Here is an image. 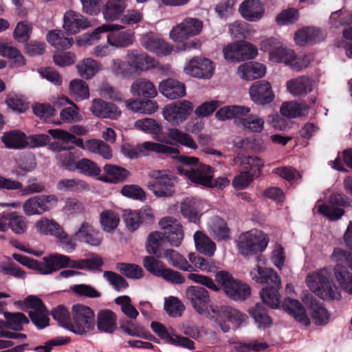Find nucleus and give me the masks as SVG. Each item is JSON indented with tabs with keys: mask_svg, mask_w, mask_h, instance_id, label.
<instances>
[{
	"mask_svg": "<svg viewBox=\"0 0 352 352\" xmlns=\"http://www.w3.org/2000/svg\"><path fill=\"white\" fill-rule=\"evenodd\" d=\"M188 278L216 292L222 289L224 293L234 300H244L251 294L250 287L248 284L234 278L230 273L224 270L216 273L217 284L210 277L197 273L188 274Z\"/></svg>",
	"mask_w": 352,
	"mask_h": 352,
	"instance_id": "obj_1",
	"label": "nucleus"
},
{
	"mask_svg": "<svg viewBox=\"0 0 352 352\" xmlns=\"http://www.w3.org/2000/svg\"><path fill=\"white\" fill-rule=\"evenodd\" d=\"M260 49L269 52L270 61L284 63L296 71L307 67L311 61L308 56H297L293 50L284 47L280 41L275 38L263 39L261 43Z\"/></svg>",
	"mask_w": 352,
	"mask_h": 352,
	"instance_id": "obj_2",
	"label": "nucleus"
},
{
	"mask_svg": "<svg viewBox=\"0 0 352 352\" xmlns=\"http://www.w3.org/2000/svg\"><path fill=\"white\" fill-rule=\"evenodd\" d=\"M305 282L313 293L324 300L338 299L340 296V290L331 279V273L327 268L309 273Z\"/></svg>",
	"mask_w": 352,
	"mask_h": 352,
	"instance_id": "obj_3",
	"label": "nucleus"
},
{
	"mask_svg": "<svg viewBox=\"0 0 352 352\" xmlns=\"http://www.w3.org/2000/svg\"><path fill=\"white\" fill-rule=\"evenodd\" d=\"M267 235L258 229L242 232L235 240L239 253L250 256L265 250L269 243Z\"/></svg>",
	"mask_w": 352,
	"mask_h": 352,
	"instance_id": "obj_4",
	"label": "nucleus"
},
{
	"mask_svg": "<svg viewBox=\"0 0 352 352\" xmlns=\"http://www.w3.org/2000/svg\"><path fill=\"white\" fill-rule=\"evenodd\" d=\"M72 320L69 331L76 335L87 336L94 333L96 328V316L89 307L76 304L72 308Z\"/></svg>",
	"mask_w": 352,
	"mask_h": 352,
	"instance_id": "obj_5",
	"label": "nucleus"
},
{
	"mask_svg": "<svg viewBox=\"0 0 352 352\" xmlns=\"http://www.w3.org/2000/svg\"><path fill=\"white\" fill-rule=\"evenodd\" d=\"M185 295L197 314L212 318V315L217 312L218 307L212 305L210 294L205 288L197 285L189 286L186 289Z\"/></svg>",
	"mask_w": 352,
	"mask_h": 352,
	"instance_id": "obj_6",
	"label": "nucleus"
},
{
	"mask_svg": "<svg viewBox=\"0 0 352 352\" xmlns=\"http://www.w3.org/2000/svg\"><path fill=\"white\" fill-rule=\"evenodd\" d=\"M193 110L194 104L191 101L179 100L165 105L162 109V115L169 124L177 126L190 118Z\"/></svg>",
	"mask_w": 352,
	"mask_h": 352,
	"instance_id": "obj_7",
	"label": "nucleus"
},
{
	"mask_svg": "<svg viewBox=\"0 0 352 352\" xmlns=\"http://www.w3.org/2000/svg\"><path fill=\"white\" fill-rule=\"evenodd\" d=\"M151 180L147 188L157 198L170 197L175 193V178L164 170H153L149 173Z\"/></svg>",
	"mask_w": 352,
	"mask_h": 352,
	"instance_id": "obj_8",
	"label": "nucleus"
},
{
	"mask_svg": "<svg viewBox=\"0 0 352 352\" xmlns=\"http://www.w3.org/2000/svg\"><path fill=\"white\" fill-rule=\"evenodd\" d=\"M351 252H347L340 248H335L330 256V260L336 264L333 268L334 276L340 287L346 292L352 294V274L343 267L346 262L349 263L351 261L349 258Z\"/></svg>",
	"mask_w": 352,
	"mask_h": 352,
	"instance_id": "obj_9",
	"label": "nucleus"
},
{
	"mask_svg": "<svg viewBox=\"0 0 352 352\" xmlns=\"http://www.w3.org/2000/svg\"><path fill=\"white\" fill-rule=\"evenodd\" d=\"M14 304L18 307L24 306L32 322L38 329H44L49 325V312L38 297L30 295L24 300L16 301Z\"/></svg>",
	"mask_w": 352,
	"mask_h": 352,
	"instance_id": "obj_10",
	"label": "nucleus"
},
{
	"mask_svg": "<svg viewBox=\"0 0 352 352\" xmlns=\"http://www.w3.org/2000/svg\"><path fill=\"white\" fill-rule=\"evenodd\" d=\"M55 195H41L31 197L23 204V210L27 216L41 215L55 208L58 204Z\"/></svg>",
	"mask_w": 352,
	"mask_h": 352,
	"instance_id": "obj_11",
	"label": "nucleus"
},
{
	"mask_svg": "<svg viewBox=\"0 0 352 352\" xmlns=\"http://www.w3.org/2000/svg\"><path fill=\"white\" fill-rule=\"evenodd\" d=\"M202 29V21L197 18L186 17L173 27L169 32V38L175 43H183L188 38L199 34Z\"/></svg>",
	"mask_w": 352,
	"mask_h": 352,
	"instance_id": "obj_12",
	"label": "nucleus"
},
{
	"mask_svg": "<svg viewBox=\"0 0 352 352\" xmlns=\"http://www.w3.org/2000/svg\"><path fill=\"white\" fill-rule=\"evenodd\" d=\"M152 331L166 344L175 346H182L188 349H194L195 343L188 338L177 334L172 327H166L159 322H152Z\"/></svg>",
	"mask_w": 352,
	"mask_h": 352,
	"instance_id": "obj_13",
	"label": "nucleus"
},
{
	"mask_svg": "<svg viewBox=\"0 0 352 352\" xmlns=\"http://www.w3.org/2000/svg\"><path fill=\"white\" fill-rule=\"evenodd\" d=\"M212 318L215 319L219 323L221 329L224 332H228L230 327L229 324H221L228 321L234 328H239L242 324L246 323L248 316L246 314L229 306L218 307V311L214 315H212Z\"/></svg>",
	"mask_w": 352,
	"mask_h": 352,
	"instance_id": "obj_14",
	"label": "nucleus"
},
{
	"mask_svg": "<svg viewBox=\"0 0 352 352\" xmlns=\"http://www.w3.org/2000/svg\"><path fill=\"white\" fill-rule=\"evenodd\" d=\"M215 65L210 60L204 57H195L189 60L184 71L193 78L210 79L214 74Z\"/></svg>",
	"mask_w": 352,
	"mask_h": 352,
	"instance_id": "obj_15",
	"label": "nucleus"
},
{
	"mask_svg": "<svg viewBox=\"0 0 352 352\" xmlns=\"http://www.w3.org/2000/svg\"><path fill=\"white\" fill-rule=\"evenodd\" d=\"M76 260L60 254H52L44 257L38 262V272L42 274H50L63 268L76 269Z\"/></svg>",
	"mask_w": 352,
	"mask_h": 352,
	"instance_id": "obj_16",
	"label": "nucleus"
},
{
	"mask_svg": "<svg viewBox=\"0 0 352 352\" xmlns=\"http://www.w3.org/2000/svg\"><path fill=\"white\" fill-rule=\"evenodd\" d=\"M131 70L137 74L157 67V62L152 56L136 50H128L126 54Z\"/></svg>",
	"mask_w": 352,
	"mask_h": 352,
	"instance_id": "obj_17",
	"label": "nucleus"
},
{
	"mask_svg": "<svg viewBox=\"0 0 352 352\" xmlns=\"http://www.w3.org/2000/svg\"><path fill=\"white\" fill-rule=\"evenodd\" d=\"M140 43L145 50L157 55L166 56L173 50V46L166 42L159 34L153 32L142 34Z\"/></svg>",
	"mask_w": 352,
	"mask_h": 352,
	"instance_id": "obj_18",
	"label": "nucleus"
},
{
	"mask_svg": "<svg viewBox=\"0 0 352 352\" xmlns=\"http://www.w3.org/2000/svg\"><path fill=\"white\" fill-rule=\"evenodd\" d=\"M154 213L152 208L144 206L137 210H126L124 214V221L126 228L131 231L138 230L142 223L153 222Z\"/></svg>",
	"mask_w": 352,
	"mask_h": 352,
	"instance_id": "obj_19",
	"label": "nucleus"
},
{
	"mask_svg": "<svg viewBox=\"0 0 352 352\" xmlns=\"http://www.w3.org/2000/svg\"><path fill=\"white\" fill-rule=\"evenodd\" d=\"M159 225L170 245L176 248L180 246L184 239V232L180 223L173 217H167L162 219Z\"/></svg>",
	"mask_w": 352,
	"mask_h": 352,
	"instance_id": "obj_20",
	"label": "nucleus"
},
{
	"mask_svg": "<svg viewBox=\"0 0 352 352\" xmlns=\"http://www.w3.org/2000/svg\"><path fill=\"white\" fill-rule=\"evenodd\" d=\"M178 171L194 184L206 187L212 185L211 177L213 176V170L208 165L201 164L197 168L178 167Z\"/></svg>",
	"mask_w": 352,
	"mask_h": 352,
	"instance_id": "obj_21",
	"label": "nucleus"
},
{
	"mask_svg": "<svg viewBox=\"0 0 352 352\" xmlns=\"http://www.w3.org/2000/svg\"><path fill=\"white\" fill-rule=\"evenodd\" d=\"M329 202L331 206L327 204H316L318 212L331 220H338L344 214L342 208L334 207V206H344L349 204L348 198L343 194L336 193L331 196Z\"/></svg>",
	"mask_w": 352,
	"mask_h": 352,
	"instance_id": "obj_22",
	"label": "nucleus"
},
{
	"mask_svg": "<svg viewBox=\"0 0 352 352\" xmlns=\"http://www.w3.org/2000/svg\"><path fill=\"white\" fill-rule=\"evenodd\" d=\"M250 99L256 104L265 105L271 103L274 99V94L271 84L261 80L254 82L249 89Z\"/></svg>",
	"mask_w": 352,
	"mask_h": 352,
	"instance_id": "obj_23",
	"label": "nucleus"
},
{
	"mask_svg": "<svg viewBox=\"0 0 352 352\" xmlns=\"http://www.w3.org/2000/svg\"><path fill=\"white\" fill-rule=\"evenodd\" d=\"M90 26V21L79 12L69 10L63 15V28L67 34H78Z\"/></svg>",
	"mask_w": 352,
	"mask_h": 352,
	"instance_id": "obj_24",
	"label": "nucleus"
},
{
	"mask_svg": "<svg viewBox=\"0 0 352 352\" xmlns=\"http://www.w3.org/2000/svg\"><path fill=\"white\" fill-rule=\"evenodd\" d=\"M257 264L250 271L251 278L260 284H276L280 285V276L278 273L270 267H265L261 265L262 258L260 256L256 258Z\"/></svg>",
	"mask_w": 352,
	"mask_h": 352,
	"instance_id": "obj_25",
	"label": "nucleus"
},
{
	"mask_svg": "<svg viewBox=\"0 0 352 352\" xmlns=\"http://www.w3.org/2000/svg\"><path fill=\"white\" fill-rule=\"evenodd\" d=\"M74 239L92 246H99L102 237L100 231L88 222H83L73 235Z\"/></svg>",
	"mask_w": 352,
	"mask_h": 352,
	"instance_id": "obj_26",
	"label": "nucleus"
},
{
	"mask_svg": "<svg viewBox=\"0 0 352 352\" xmlns=\"http://www.w3.org/2000/svg\"><path fill=\"white\" fill-rule=\"evenodd\" d=\"M90 111L94 115L101 118L117 120L121 116V111L117 106L100 98L92 100Z\"/></svg>",
	"mask_w": 352,
	"mask_h": 352,
	"instance_id": "obj_27",
	"label": "nucleus"
},
{
	"mask_svg": "<svg viewBox=\"0 0 352 352\" xmlns=\"http://www.w3.org/2000/svg\"><path fill=\"white\" fill-rule=\"evenodd\" d=\"M241 16L248 21H258L264 15L265 7L260 0H244L239 7Z\"/></svg>",
	"mask_w": 352,
	"mask_h": 352,
	"instance_id": "obj_28",
	"label": "nucleus"
},
{
	"mask_svg": "<svg viewBox=\"0 0 352 352\" xmlns=\"http://www.w3.org/2000/svg\"><path fill=\"white\" fill-rule=\"evenodd\" d=\"M284 310L296 321L304 326L310 324V318L302 304L296 299L286 298L283 303Z\"/></svg>",
	"mask_w": 352,
	"mask_h": 352,
	"instance_id": "obj_29",
	"label": "nucleus"
},
{
	"mask_svg": "<svg viewBox=\"0 0 352 352\" xmlns=\"http://www.w3.org/2000/svg\"><path fill=\"white\" fill-rule=\"evenodd\" d=\"M314 86V80L307 76H300L288 80L286 87L294 96L303 97L313 91Z\"/></svg>",
	"mask_w": 352,
	"mask_h": 352,
	"instance_id": "obj_30",
	"label": "nucleus"
},
{
	"mask_svg": "<svg viewBox=\"0 0 352 352\" xmlns=\"http://www.w3.org/2000/svg\"><path fill=\"white\" fill-rule=\"evenodd\" d=\"M159 91L169 100L182 98L186 95L185 85L173 78H168L160 82Z\"/></svg>",
	"mask_w": 352,
	"mask_h": 352,
	"instance_id": "obj_31",
	"label": "nucleus"
},
{
	"mask_svg": "<svg viewBox=\"0 0 352 352\" xmlns=\"http://www.w3.org/2000/svg\"><path fill=\"white\" fill-rule=\"evenodd\" d=\"M134 128L146 133L152 134L153 138L160 142L169 144V141L160 136L163 128L156 120L150 118H145L136 120L134 123Z\"/></svg>",
	"mask_w": 352,
	"mask_h": 352,
	"instance_id": "obj_32",
	"label": "nucleus"
},
{
	"mask_svg": "<svg viewBox=\"0 0 352 352\" xmlns=\"http://www.w3.org/2000/svg\"><path fill=\"white\" fill-rule=\"evenodd\" d=\"M36 232L42 235L63 238L65 236L64 228L54 219L42 217L35 223Z\"/></svg>",
	"mask_w": 352,
	"mask_h": 352,
	"instance_id": "obj_33",
	"label": "nucleus"
},
{
	"mask_svg": "<svg viewBox=\"0 0 352 352\" xmlns=\"http://www.w3.org/2000/svg\"><path fill=\"white\" fill-rule=\"evenodd\" d=\"M266 67L258 62H249L240 65L237 69L239 76L245 80L261 78L266 74Z\"/></svg>",
	"mask_w": 352,
	"mask_h": 352,
	"instance_id": "obj_34",
	"label": "nucleus"
},
{
	"mask_svg": "<svg viewBox=\"0 0 352 352\" xmlns=\"http://www.w3.org/2000/svg\"><path fill=\"white\" fill-rule=\"evenodd\" d=\"M324 36L322 30L314 27H307L296 31L294 38L297 45L303 46L322 41Z\"/></svg>",
	"mask_w": 352,
	"mask_h": 352,
	"instance_id": "obj_35",
	"label": "nucleus"
},
{
	"mask_svg": "<svg viewBox=\"0 0 352 352\" xmlns=\"http://www.w3.org/2000/svg\"><path fill=\"white\" fill-rule=\"evenodd\" d=\"M96 325L102 333H113L117 329V317L109 309H102L98 312Z\"/></svg>",
	"mask_w": 352,
	"mask_h": 352,
	"instance_id": "obj_36",
	"label": "nucleus"
},
{
	"mask_svg": "<svg viewBox=\"0 0 352 352\" xmlns=\"http://www.w3.org/2000/svg\"><path fill=\"white\" fill-rule=\"evenodd\" d=\"M103 170L107 175L101 176L99 179L107 183L123 182L131 175L128 170L114 164H106L104 166Z\"/></svg>",
	"mask_w": 352,
	"mask_h": 352,
	"instance_id": "obj_37",
	"label": "nucleus"
},
{
	"mask_svg": "<svg viewBox=\"0 0 352 352\" xmlns=\"http://www.w3.org/2000/svg\"><path fill=\"white\" fill-rule=\"evenodd\" d=\"M107 40V43L115 48L127 47L134 42V32L131 30L121 32H118L117 30L109 31Z\"/></svg>",
	"mask_w": 352,
	"mask_h": 352,
	"instance_id": "obj_38",
	"label": "nucleus"
},
{
	"mask_svg": "<svg viewBox=\"0 0 352 352\" xmlns=\"http://www.w3.org/2000/svg\"><path fill=\"white\" fill-rule=\"evenodd\" d=\"M77 73L85 80L94 78L102 69L101 64L92 58H84L76 65Z\"/></svg>",
	"mask_w": 352,
	"mask_h": 352,
	"instance_id": "obj_39",
	"label": "nucleus"
},
{
	"mask_svg": "<svg viewBox=\"0 0 352 352\" xmlns=\"http://www.w3.org/2000/svg\"><path fill=\"white\" fill-rule=\"evenodd\" d=\"M131 93L137 96L146 98H154L157 95V91L152 82L146 78H138L135 80L130 88Z\"/></svg>",
	"mask_w": 352,
	"mask_h": 352,
	"instance_id": "obj_40",
	"label": "nucleus"
},
{
	"mask_svg": "<svg viewBox=\"0 0 352 352\" xmlns=\"http://www.w3.org/2000/svg\"><path fill=\"white\" fill-rule=\"evenodd\" d=\"M250 108L248 107V112L244 113L237 124L238 126L252 133H261L264 129V120L257 115L250 113Z\"/></svg>",
	"mask_w": 352,
	"mask_h": 352,
	"instance_id": "obj_41",
	"label": "nucleus"
},
{
	"mask_svg": "<svg viewBox=\"0 0 352 352\" xmlns=\"http://www.w3.org/2000/svg\"><path fill=\"white\" fill-rule=\"evenodd\" d=\"M126 7L127 5L124 1L108 0L102 9L103 17L107 21H120Z\"/></svg>",
	"mask_w": 352,
	"mask_h": 352,
	"instance_id": "obj_42",
	"label": "nucleus"
},
{
	"mask_svg": "<svg viewBox=\"0 0 352 352\" xmlns=\"http://www.w3.org/2000/svg\"><path fill=\"white\" fill-rule=\"evenodd\" d=\"M281 280L280 285L272 284V286H266L260 291V296L263 302L272 309H278L280 307V295L279 289L281 288Z\"/></svg>",
	"mask_w": 352,
	"mask_h": 352,
	"instance_id": "obj_43",
	"label": "nucleus"
},
{
	"mask_svg": "<svg viewBox=\"0 0 352 352\" xmlns=\"http://www.w3.org/2000/svg\"><path fill=\"white\" fill-rule=\"evenodd\" d=\"M162 143L163 142H144L142 144H140L141 156H148L151 153H156L160 154L179 153V150L177 148Z\"/></svg>",
	"mask_w": 352,
	"mask_h": 352,
	"instance_id": "obj_44",
	"label": "nucleus"
},
{
	"mask_svg": "<svg viewBox=\"0 0 352 352\" xmlns=\"http://www.w3.org/2000/svg\"><path fill=\"white\" fill-rule=\"evenodd\" d=\"M120 221L119 214L115 210L107 209L99 215V223L102 230L107 233H113L118 228Z\"/></svg>",
	"mask_w": 352,
	"mask_h": 352,
	"instance_id": "obj_45",
	"label": "nucleus"
},
{
	"mask_svg": "<svg viewBox=\"0 0 352 352\" xmlns=\"http://www.w3.org/2000/svg\"><path fill=\"white\" fill-rule=\"evenodd\" d=\"M248 112V107L242 105L225 106L217 110L215 113L219 120H226L234 119L236 124H238L240 118Z\"/></svg>",
	"mask_w": 352,
	"mask_h": 352,
	"instance_id": "obj_46",
	"label": "nucleus"
},
{
	"mask_svg": "<svg viewBox=\"0 0 352 352\" xmlns=\"http://www.w3.org/2000/svg\"><path fill=\"white\" fill-rule=\"evenodd\" d=\"M196 250L201 254L211 257L216 251L215 243L206 234L197 231L193 236Z\"/></svg>",
	"mask_w": 352,
	"mask_h": 352,
	"instance_id": "obj_47",
	"label": "nucleus"
},
{
	"mask_svg": "<svg viewBox=\"0 0 352 352\" xmlns=\"http://www.w3.org/2000/svg\"><path fill=\"white\" fill-rule=\"evenodd\" d=\"M2 142L8 148L21 149L25 148L26 135L18 129L12 130L3 133Z\"/></svg>",
	"mask_w": 352,
	"mask_h": 352,
	"instance_id": "obj_48",
	"label": "nucleus"
},
{
	"mask_svg": "<svg viewBox=\"0 0 352 352\" xmlns=\"http://www.w3.org/2000/svg\"><path fill=\"white\" fill-rule=\"evenodd\" d=\"M164 258L166 259L170 265L180 270L192 273L193 268L187 259L173 249H167L164 252Z\"/></svg>",
	"mask_w": 352,
	"mask_h": 352,
	"instance_id": "obj_49",
	"label": "nucleus"
},
{
	"mask_svg": "<svg viewBox=\"0 0 352 352\" xmlns=\"http://www.w3.org/2000/svg\"><path fill=\"white\" fill-rule=\"evenodd\" d=\"M168 138L170 140L192 150H197L198 148V144L193 138L190 134L178 128L172 127L168 129Z\"/></svg>",
	"mask_w": 352,
	"mask_h": 352,
	"instance_id": "obj_50",
	"label": "nucleus"
},
{
	"mask_svg": "<svg viewBox=\"0 0 352 352\" xmlns=\"http://www.w3.org/2000/svg\"><path fill=\"white\" fill-rule=\"evenodd\" d=\"M69 94L76 101H81L89 98V89L86 82L82 79H74L69 84Z\"/></svg>",
	"mask_w": 352,
	"mask_h": 352,
	"instance_id": "obj_51",
	"label": "nucleus"
},
{
	"mask_svg": "<svg viewBox=\"0 0 352 352\" xmlns=\"http://www.w3.org/2000/svg\"><path fill=\"white\" fill-rule=\"evenodd\" d=\"M200 202L199 200L188 197L180 204V212L182 215L190 221H196L200 211Z\"/></svg>",
	"mask_w": 352,
	"mask_h": 352,
	"instance_id": "obj_52",
	"label": "nucleus"
},
{
	"mask_svg": "<svg viewBox=\"0 0 352 352\" xmlns=\"http://www.w3.org/2000/svg\"><path fill=\"white\" fill-rule=\"evenodd\" d=\"M35 160L30 155H23L16 159V164L12 168V173L16 177L25 176L36 168Z\"/></svg>",
	"mask_w": 352,
	"mask_h": 352,
	"instance_id": "obj_53",
	"label": "nucleus"
},
{
	"mask_svg": "<svg viewBox=\"0 0 352 352\" xmlns=\"http://www.w3.org/2000/svg\"><path fill=\"white\" fill-rule=\"evenodd\" d=\"M309 318L317 326H323L330 321L331 316L327 310L320 304L312 302L309 307Z\"/></svg>",
	"mask_w": 352,
	"mask_h": 352,
	"instance_id": "obj_54",
	"label": "nucleus"
},
{
	"mask_svg": "<svg viewBox=\"0 0 352 352\" xmlns=\"http://www.w3.org/2000/svg\"><path fill=\"white\" fill-rule=\"evenodd\" d=\"M188 258L192 266L193 271H201L206 273H212L217 270L215 263L191 252L188 254Z\"/></svg>",
	"mask_w": 352,
	"mask_h": 352,
	"instance_id": "obj_55",
	"label": "nucleus"
},
{
	"mask_svg": "<svg viewBox=\"0 0 352 352\" xmlns=\"http://www.w3.org/2000/svg\"><path fill=\"white\" fill-rule=\"evenodd\" d=\"M208 226L210 233L218 240H225L229 237V229L222 219L218 217L211 218Z\"/></svg>",
	"mask_w": 352,
	"mask_h": 352,
	"instance_id": "obj_56",
	"label": "nucleus"
},
{
	"mask_svg": "<svg viewBox=\"0 0 352 352\" xmlns=\"http://www.w3.org/2000/svg\"><path fill=\"white\" fill-rule=\"evenodd\" d=\"M236 164H247L250 168V172L254 176H258L264 166L263 161L258 157H250L242 153H239L234 159Z\"/></svg>",
	"mask_w": 352,
	"mask_h": 352,
	"instance_id": "obj_57",
	"label": "nucleus"
},
{
	"mask_svg": "<svg viewBox=\"0 0 352 352\" xmlns=\"http://www.w3.org/2000/svg\"><path fill=\"white\" fill-rule=\"evenodd\" d=\"M47 41L55 48L66 50L73 45V39L65 37V34L60 30H54L48 32Z\"/></svg>",
	"mask_w": 352,
	"mask_h": 352,
	"instance_id": "obj_58",
	"label": "nucleus"
},
{
	"mask_svg": "<svg viewBox=\"0 0 352 352\" xmlns=\"http://www.w3.org/2000/svg\"><path fill=\"white\" fill-rule=\"evenodd\" d=\"M109 71L115 77L122 79L129 78L133 74L128 61L120 58H113L109 65Z\"/></svg>",
	"mask_w": 352,
	"mask_h": 352,
	"instance_id": "obj_59",
	"label": "nucleus"
},
{
	"mask_svg": "<svg viewBox=\"0 0 352 352\" xmlns=\"http://www.w3.org/2000/svg\"><path fill=\"white\" fill-rule=\"evenodd\" d=\"M0 55L10 59L16 66L25 65L23 56L10 43L0 41Z\"/></svg>",
	"mask_w": 352,
	"mask_h": 352,
	"instance_id": "obj_60",
	"label": "nucleus"
},
{
	"mask_svg": "<svg viewBox=\"0 0 352 352\" xmlns=\"http://www.w3.org/2000/svg\"><path fill=\"white\" fill-rule=\"evenodd\" d=\"M249 314L254 318L255 323L259 329H265L272 324V320L267 315L266 310L260 304L250 309Z\"/></svg>",
	"mask_w": 352,
	"mask_h": 352,
	"instance_id": "obj_61",
	"label": "nucleus"
},
{
	"mask_svg": "<svg viewBox=\"0 0 352 352\" xmlns=\"http://www.w3.org/2000/svg\"><path fill=\"white\" fill-rule=\"evenodd\" d=\"M308 109L309 107L305 103L289 102L282 104L280 113L287 118H296L304 115Z\"/></svg>",
	"mask_w": 352,
	"mask_h": 352,
	"instance_id": "obj_62",
	"label": "nucleus"
},
{
	"mask_svg": "<svg viewBox=\"0 0 352 352\" xmlns=\"http://www.w3.org/2000/svg\"><path fill=\"white\" fill-rule=\"evenodd\" d=\"M57 188L63 191L79 192L88 190L89 186L79 179H63L57 183Z\"/></svg>",
	"mask_w": 352,
	"mask_h": 352,
	"instance_id": "obj_63",
	"label": "nucleus"
},
{
	"mask_svg": "<svg viewBox=\"0 0 352 352\" xmlns=\"http://www.w3.org/2000/svg\"><path fill=\"white\" fill-rule=\"evenodd\" d=\"M164 309L169 316L179 317L182 316L185 307L178 298L169 296L164 299Z\"/></svg>",
	"mask_w": 352,
	"mask_h": 352,
	"instance_id": "obj_64",
	"label": "nucleus"
}]
</instances>
